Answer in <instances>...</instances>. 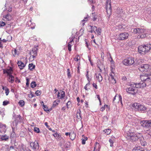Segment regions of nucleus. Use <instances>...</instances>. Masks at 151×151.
<instances>
[{"label":"nucleus","instance_id":"0eeeda50","mask_svg":"<svg viewBox=\"0 0 151 151\" xmlns=\"http://www.w3.org/2000/svg\"><path fill=\"white\" fill-rule=\"evenodd\" d=\"M140 123L141 126L143 127L151 128V119L141 121Z\"/></svg>","mask_w":151,"mask_h":151},{"label":"nucleus","instance_id":"f257e3e1","mask_svg":"<svg viewBox=\"0 0 151 151\" xmlns=\"http://www.w3.org/2000/svg\"><path fill=\"white\" fill-rule=\"evenodd\" d=\"M140 78L141 81L139 83L142 88L148 86L151 82V74H145L141 75Z\"/></svg>","mask_w":151,"mask_h":151},{"label":"nucleus","instance_id":"052dcab7","mask_svg":"<svg viewBox=\"0 0 151 151\" xmlns=\"http://www.w3.org/2000/svg\"><path fill=\"white\" fill-rule=\"evenodd\" d=\"M44 109V111H46L47 112V111H50V110H49V109H48L47 107V108L46 107L45 108V109Z\"/></svg>","mask_w":151,"mask_h":151},{"label":"nucleus","instance_id":"37998d69","mask_svg":"<svg viewBox=\"0 0 151 151\" xmlns=\"http://www.w3.org/2000/svg\"><path fill=\"white\" fill-rule=\"evenodd\" d=\"M104 131L105 132V133H106L107 134H109L111 132V129H106Z\"/></svg>","mask_w":151,"mask_h":151},{"label":"nucleus","instance_id":"bb28decb","mask_svg":"<svg viewBox=\"0 0 151 151\" xmlns=\"http://www.w3.org/2000/svg\"><path fill=\"white\" fill-rule=\"evenodd\" d=\"M5 71H7L8 72L11 73L12 74V72L13 71V68L11 67H10L9 69H4L3 70V73L4 74V72Z\"/></svg>","mask_w":151,"mask_h":151},{"label":"nucleus","instance_id":"9d476101","mask_svg":"<svg viewBox=\"0 0 151 151\" xmlns=\"http://www.w3.org/2000/svg\"><path fill=\"white\" fill-rule=\"evenodd\" d=\"M129 36V34L127 32L122 33L119 35L118 39L121 40H125L128 38Z\"/></svg>","mask_w":151,"mask_h":151},{"label":"nucleus","instance_id":"c85d7f7f","mask_svg":"<svg viewBox=\"0 0 151 151\" xmlns=\"http://www.w3.org/2000/svg\"><path fill=\"white\" fill-rule=\"evenodd\" d=\"M147 34H142L141 35H138L137 37V38L139 39L140 38H143L146 37L147 36Z\"/></svg>","mask_w":151,"mask_h":151},{"label":"nucleus","instance_id":"412c9836","mask_svg":"<svg viewBox=\"0 0 151 151\" xmlns=\"http://www.w3.org/2000/svg\"><path fill=\"white\" fill-rule=\"evenodd\" d=\"M12 130V132L11 134L10 138L11 139H13L15 137H16V134L14 132L15 128L14 127L11 126Z\"/></svg>","mask_w":151,"mask_h":151},{"label":"nucleus","instance_id":"5fc2aeb1","mask_svg":"<svg viewBox=\"0 0 151 151\" xmlns=\"http://www.w3.org/2000/svg\"><path fill=\"white\" fill-rule=\"evenodd\" d=\"M17 50L15 49L14 51H12V53L14 56L17 54Z\"/></svg>","mask_w":151,"mask_h":151},{"label":"nucleus","instance_id":"603ef678","mask_svg":"<svg viewBox=\"0 0 151 151\" xmlns=\"http://www.w3.org/2000/svg\"><path fill=\"white\" fill-rule=\"evenodd\" d=\"M112 73L114 74V73L111 71V73H110L109 74V75L111 77V78L112 80H113V79H114V75L112 74Z\"/></svg>","mask_w":151,"mask_h":151},{"label":"nucleus","instance_id":"393cba45","mask_svg":"<svg viewBox=\"0 0 151 151\" xmlns=\"http://www.w3.org/2000/svg\"><path fill=\"white\" fill-rule=\"evenodd\" d=\"M139 28H135L132 29H131L132 32L133 33L139 34Z\"/></svg>","mask_w":151,"mask_h":151},{"label":"nucleus","instance_id":"58836bf2","mask_svg":"<svg viewBox=\"0 0 151 151\" xmlns=\"http://www.w3.org/2000/svg\"><path fill=\"white\" fill-rule=\"evenodd\" d=\"M5 93L6 96L8 95L9 92V89L7 88L6 87H5Z\"/></svg>","mask_w":151,"mask_h":151},{"label":"nucleus","instance_id":"1a4fd4ad","mask_svg":"<svg viewBox=\"0 0 151 151\" xmlns=\"http://www.w3.org/2000/svg\"><path fill=\"white\" fill-rule=\"evenodd\" d=\"M123 64L126 65H130L133 64L134 63V58L130 57L124 59L123 62Z\"/></svg>","mask_w":151,"mask_h":151},{"label":"nucleus","instance_id":"4be33fe9","mask_svg":"<svg viewBox=\"0 0 151 151\" xmlns=\"http://www.w3.org/2000/svg\"><path fill=\"white\" fill-rule=\"evenodd\" d=\"M81 111L80 109L77 110L76 117L78 119L81 120L82 119L81 114Z\"/></svg>","mask_w":151,"mask_h":151},{"label":"nucleus","instance_id":"338daca9","mask_svg":"<svg viewBox=\"0 0 151 151\" xmlns=\"http://www.w3.org/2000/svg\"><path fill=\"white\" fill-rule=\"evenodd\" d=\"M71 104V102L70 101H68V102L66 104V106H68L69 105H70V104Z\"/></svg>","mask_w":151,"mask_h":151},{"label":"nucleus","instance_id":"f704fd0d","mask_svg":"<svg viewBox=\"0 0 151 151\" xmlns=\"http://www.w3.org/2000/svg\"><path fill=\"white\" fill-rule=\"evenodd\" d=\"M5 63H4V60L1 59V61H0V67L2 68L3 66H4Z\"/></svg>","mask_w":151,"mask_h":151},{"label":"nucleus","instance_id":"cd10ccee","mask_svg":"<svg viewBox=\"0 0 151 151\" xmlns=\"http://www.w3.org/2000/svg\"><path fill=\"white\" fill-rule=\"evenodd\" d=\"M134 149L136 151H144V149L140 147H135Z\"/></svg>","mask_w":151,"mask_h":151},{"label":"nucleus","instance_id":"473e14b6","mask_svg":"<svg viewBox=\"0 0 151 151\" xmlns=\"http://www.w3.org/2000/svg\"><path fill=\"white\" fill-rule=\"evenodd\" d=\"M92 14L93 20L94 21L96 20L97 17V15H96L95 13H92Z\"/></svg>","mask_w":151,"mask_h":151},{"label":"nucleus","instance_id":"b1692460","mask_svg":"<svg viewBox=\"0 0 151 151\" xmlns=\"http://www.w3.org/2000/svg\"><path fill=\"white\" fill-rule=\"evenodd\" d=\"M69 137L71 140H73L76 138V134L73 132L70 135Z\"/></svg>","mask_w":151,"mask_h":151},{"label":"nucleus","instance_id":"a878e982","mask_svg":"<svg viewBox=\"0 0 151 151\" xmlns=\"http://www.w3.org/2000/svg\"><path fill=\"white\" fill-rule=\"evenodd\" d=\"M35 65L33 63H30L29 65V69L32 70L35 68Z\"/></svg>","mask_w":151,"mask_h":151},{"label":"nucleus","instance_id":"69168bd1","mask_svg":"<svg viewBox=\"0 0 151 151\" xmlns=\"http://www.w3.org/2000/svg\"><path fill=\"white\" fill-rule=\"evenodd\" d=\"M96 96H97V97L98 99L99 100V101H100L101 100V99L100 98L99 95H98V94Z\"/></svg>","mask_w":151,"mask_h":151},{"label":"nucleus","instance_id":"680f3d73","mask_svg":"<svg viewBox=\"0 0 151 151\" xmlns=\"http://www.w3.org/2000/svg\"><path fill=\"white\" fill-rule=\"evenodd\" d=\"M66 107L65 106H63L61 109V110L63 111L64 112H65Z\"/></svg>","mask_w":151,"mask_h":151},{"label":"nucleus","instance_id":"2f4dec72","mask_svg":"<svg viewBox=\"0 0 151 151\" xmlns=\"http://www.w3.org/2000/svg\"><path fill=\"white\" fill-rule=\"evenodd\" d=\"M60 101L59 100L55 101L53 103L52 107H54L57 106Z\"/></svg>","mask_w":151,"mask_h":151},{"label":"nucleus","instance_id":"4468645a","mask_svg":"<svg viewBox=\"0 0 151 151\" xmlns=\"http://www.w3.org/2000/svg\"><path fill=\"white\" fill-rule=\"evenodd\" d=\"M6 73L7 76H8V81L11 83H13L14 81V77L12 75V73L8 72L7 71H5L4 72V74Z\"/></svg>","mask_w":151,"mask_h":151},{"label":"nucleus","instance_id":"5701e85b","mask_svg":"<svg viewBox=\"0 0 151 151\" xmlns=\"http://www.w3.org/2000/svg\"><path fill=\"white\" fill-rule=\"evenodd\" d=\"M9 137L6 135L5 134L4 135H2L1 136V141L5 140L6 141L9 139Z\"/></svg>","mask_w":151,"mask_h":151},{"label":"nucleus","instance_id":"dca6fc26","mask_svg":"<svg viewBox=\"0 0 151 151\" xmlns=\"http://www.w3.org/2000/svg\"><path fill=\"white\" fill-rule=\"evenodd\" d=\"M129 86L130 87H132L134 88H142V87H141V85L140 84V83H131L130 84Z\"/></svg>","mask_w":151,"mask_h":151},{"label":"nucleus","instance_id":"de8ad7c7","mask_svg":"<svg viewBox=\"0 0 151 151\" xmlns=\"http://www.w3.org/2000/svg\"><path fill=\"white\" fill-rule=\"evenodd\" d=\"M139 34H142V33H143L144 30L143 29L139 28Z\"/></svg>","mask_w":151,"mask_h":151},{"label":"nucleus","instance_id":"49530a36","mask_svg":"<svg viewBox=\"0 0 151 151\" xmlns=\"http://www.w3.org/2000/svg\"><path fill=\"white\" fill-rule=\"evenodd\" d=\"M141 145L143 146H145L147 145V143L145 141H140Z\"/></svg>","mask_w":151,"mask_h":151},{"label":"nucleus","instance_id":"39448f33","mask_svg":"<svg viewBox=\"0 0 151 151\" xmlns=\"http://www.w3.org/2000/svg\"><path fill=\"white\" fill-rule=\"evenodd\" d=\"M13 117L14 119V121L11 124V126L16 127L18 123L20 122L22 120L21 116L20 115H16L15 113L13 112Z\"/></svg>","mask_w":151,"mask_h":151},{"label":"nucleus","instance_id":"7ed1b4c3","mask_svg":"<svg viewBox=\"0 0 151 151\" xmlns=\"http://www.w3.org/2000/svg\"><path fill=\"white\" fill-rule=\"evenodd\" d=\"M151 49V44L148 43L143 45L139 46L138 48V51L139 53L144 55L148 52Z\"/></svg>","mask_w":151,"mask_h":151},{"label":"nucleus","instance_id":"c03bdc74","mask_svg":"<svg viewBox=\"0 0 151 151\" xmlns=\"http://www.w3.org/2000/svg\"><path fill=\"white\" fill-rule=\"evenodd\" d=\"M67 74L68 76V77L69 78H70L71 77V75L70 74V70L69 68L67 69Z\"/></svg>","mask_w":151,"mask_h":151},{"label":"nucleus","instance_id":"20e7f679","mask_svg":"<svg viewBox=\"0 0 151 151\" xmlns=\"http://www.w3.org/2000/svg\"><path fill=\"white\" fill-rule=\"evenodd\" d=\"M132 109L136 111L144 112L146 110V108L143 105L137 103H134L131 105Z\"/></svg>","mask_w":151,"mask_h":151},{"label":"nucleus","instance_id":"c756f323","mask_svg":"<svg viewBox=\"0 0 151 151\" xmlns=\"http://www.w3.org/2000/svg\"><path fill=\"white\" fill-rule=\"evenodd\" d=\"M98 148L99 149L100 148V145L98 143L96 142V144L95 146L94 147V150L96 151V150Z\"/></svg>","mask_w":151,"mask_h":151},{"label":"nucleus","instance_id":"bf43d9fd","mask_svg":"<svg viewBox=\"0 0 151 151\" xmlns=\"http://www.w3.org/2000/svg\"><path fill=\"white\" fill-rule=\"evenodd\" d=\"M112 83L113 84H114L116 83V81L115 79L114 78V79L112 80Z\"/></svg>","mask_w":151,"mask_h":151},{"label":"nucleus","instance_id":"f8f14e48","mask_svg":"<svg viewBox=\"0 0 151 151\" xmlns=\"http://www.w3.org/2000/svg\"><path fill=\"white\" fill-rule=\"evenodd\" d=\"M38 50V48L36 47H35L33 48L32 50L30 51L29 54L31 56H30V58L32 57L33 58V60H34V58H35L37 55V51Z\"/></svg>","mask_w":151,"mask_h":151},{"label":"nucleus","instance_id":"6e6552de","mask_svg":"<svg viewBox=\"0 0 151 151\" xmlns=\"http://www.w3.org/2000/svg\"><path fill=\"white\" fill-rule=\"evenodd\" d=\"M30 146L34 151H36L39 149V145L37 141L31 142L30 143Z\"/></svg>","mask_w":151,"mask_h":151},{"label":"nucleus","instance_id":"864d4df0","mask_svg":"<svg viewBox=\"0 0 151 151\" xmlns=\"http://www.w3.org/2000/svg\"><path fill=\"white\" fill-rule=\"evenodd\" d=\"M92 86L96 89H97L98 88V87L97 84L96 83H93L92 84Z\"/></svg>","mask_w":151,"mask_h":151},{"label":"nucleus","instance_id":"aec40b11","mask_svg":"<svg viewBox=\"0 0 151 151\" xmlns=\"http://www.w3.org/2000/svg\"><path fill=\"white\" fill-rule=\"evenodd\" d=\"M3 20L5 21V19L7 21L10 20L12 19V16L9 14H7L5 16H4Z\"/></svg>","mask_w":151,"mask_h":151},{"label":"nucleus","instance_id":"c9c22d12","mask_svg":"<svg viewBox=\"0 0 151 151\" xmlns=\"http://www.w3.org/2000/svg\"><path fill=\"white\" fill-rule=\"evenodd\" d=\"M19 104L21 107H22L24 105V102L23 100H21L19 102Z\"/></svg>","mask_w":151,"mask_h":151},{"label":"nucleus","instance_id":"13d9d810","mask_svg":"<svg viewBox=\"0 0 151 151\" xmlns=\"http://www.w3.org/2000/svg\"><path fill=\"white\" fill-rule=\"evenodd\" d=\"M91 29L93 30V32H94V30H96L97 29V27L96 26L93 27V26H91Z\"/></svg>","mask_w":151,"mask_h":151},{"label":"nucleus","instance_id":"6ab92c4d","mask_svg":"<svg viewBox=\"0 0 151 151\" xmlns=\"http://www.w3.org/2000/svg\"><path fill=\"white\" fill-rule=\"evenodd\" d=\"M126 27L125 25L119 24L117 26V29L121 31H123L124 30L126 31Z\"/></svg>","mask_w":151,"mask_h":151},{"label":"nucleus","instance_id":"423d86ee","mask_svg":"<svg viewBox=\"0 0 151 151\" xmlns=\"http://www.w3.org/2000/svg\"><path fill=\"white\" fill-rule=\"evenodd\" d=\"M111 0H106V8L107 13V17L109 18L110 17L111 14Z\"/></svg>","mask_w":151,"mask_h":151},{"label":"nucleus","instance_id":"a211bd4d","mask_svg":"<svg viewBox=\"0 0 151 151\" xmlns=\"http://www.w3.org/2000/svg\"><path fill=\"white\" fill-rule=\"evenodd\" d=\"M17 64L19 68L21 70L25 66V65L21 61H18Z\"/></svg>","mask_w":151,"mask_h":151},{"label":"nucleus","instance_id":"9b49d317","mask_svg":"<svg viewBox=\"0 0 151 151\" xmlns=\"http://www.w3.org/2000/svg\"><path fill=\"white\" fill-rule=\"evenodd\" d=\"M149 65L147 64H142L139 67V70L142 72H146L149 69Z\"/></svg>","mask_w":151,"mask_h":151},{"label":"nucleus","instance_id":"774afa93","mask_svg":"<svg viewBox=\"0 0 151 151\" xmlns=\"http://www.w3.org/2000/svg\"><path fill=\"white\" fill-rule=\"evenodd\" d=\"M87 19H88L87 17H85L84 18V19L83 20H82V22H83L84 21H87V20H88Z\"/></svg>","mask_w":151,"mask_h":151},{"label":"nucleus","instance_id":"72a5a7b5","mask_svg":"<svg viewBox=\"0 0 151 151\" xmlns=\"http://www.w3.org/2000/svg\"><path fill=\"white\" fill-rule=\"evenodd\" d=\"M8 38L9 39L10 38V39L6 40L5 39H3L2 40V41L4 43L6 42L7 41H9V42L10 41L12 40V37L11 36H9L8 37Z\"/></svg>","mask_w":151,"mask_h":151},{"label":"nucleus","instance_id":"f3484780","mask_svg":"<svg viewBox=\"0 0 151 151\" xmlns=\"http://www.w3.org/2000/svg\"><path fill=\"white\" fill-rule=\"evenodd\" d=\"M96 79L99 82H101L103 79V77L101 73H96L95 74Z\"/></svg>","mask_w":151,"mask_h":151},{"label":"nucleus","instance_id":"e2e57ef3","mask_svg":"<svg viewBox=\"0 0 151 151\" xmlns=\"http://www.w3.org/2000/svg\"><path fill=\"white\" fill-rule=\"evenodd\" d=\"M105 109V106H102V107H101L100 109V110L101 111H103Z\"/></svg>","mask_w":151,"mask_h":151},{"label":"nucleus","instance_id":"f03ea898","mask_svg":"<svg viewBox=\"0 0 151 151\" xmlns=\"http://www.w3.org/2000/svg\"><path fill=\"white\" fill-rule=\"evenodd\" d=\"M127 134L126 138L132 142L140 140L141 137H142L141 134L139 133L135 134L134 132H129Z\"/></svg>","mask_w":151,"mask_h":151},{"label":"nucleus","instance_id":"09e8293b","mask_svg":"<svg viewBox=\"0 0 151 151\" xmlns=\"http://www.w3.org/2000/svg\"><path fill=\"white\" fill-rule=\"evenodd\" d=\"M6 24L3 21L0 22V27L4 26Z\"/></svg>","mask_w":151,"mask_h":151},{"label":"nucleus","instance_id":"a19ab883","mask_svg":"<svg viewBox=\"0 0 151 151\" xmlns=\"http://www.w3.org/2000/svg\"><path fill=\"white\" fill-rule=\"evenodd\" d=\"M42 91H40L37 90L35 92V93L37 96H39L41 95Z\"/></svg>","mask_w":151,"mask_h":151},{"label":"nucleus","instance_id":"0e129e2a","mask_svg":"<svg viewBox=\"0 0 151 151\" xmlns=\"http://www.w3.org/2000/svg\"><path fill=\"white\" fill-rule=\"evenodd\" d=\"M110 58L111 59V60L110 61L111 63V64H114V61L112 59V58L110 56Z\"/></svg>","mask_w":151,"mask_h":151},{"label":"nucleus","instance_id":"79ce46f5","mask_svg":"<svg viewBox=\"0 0 151 151\" xmlns=\"http://www.w3.org/2000/svg\"><path fill=\"white\" fill-rule=\"evenodd\" d=\"M96 31L99 35H101V29L100 28H98V29H97Z\"/></svg>","mask_w":151,"mask_h":151},{"label":"nucleus","instance_id":"8fccbe9b","mask_svg":"<svg viewBox=\"0 0 151 151\" xmlns=\"http://www.w3.org/2000/svg\"><path fill=\"white\" fill-rule=\"evenodd\" d=\"M109 141L110 143V146L111 147H112L113 146V144L114 143V142H113L112 140L111 139H110L109 140Z\"/></svg>","mask_w":151,"mask_h":151},{"label":"nucleus","instance_id":"a18cd8bd","mask_svg":"<svg viewBox=\"0 0 151 151\" xmlns=\"http://www.w3.org/2000/svg\"><path fill=\"white\" fill-rule=\"evenodd\" d=\"M9 103V101H5L3 102V106H6Z\"/></svg>","mask_w":151,"mask_h":151},{"label":"nucleus","instance_id":"e433bc0d","mask_svg":"<svg viewBox=\"0 0 151 151\" xmlns=\"http://www.w3.org/2000/svg\"><path fill=\"white\" fill-rule=\"evenodd\" d=\"M68 50L69 51H70L71 50V46H72V45L71 44H70V43H68Z\"/></svg>","mask_w":151,"mask_h":151},{"label":"nucleus","instance_id":"ddd939ff","mask_svg":"<svg viewBox=\"0 0 151 151\" xmlns=\"http://www.w3.org/2000/svg\"><path fill=\"white\" fill-rule=\"evenodd\" d=\"M126 91L129 94H131L133 95H135L138 91L136 88L132 87L127 88L126 89Z\"/></svg>","mask_w":151,"mask_h":151},{"label":"nucleus","instance_id":"4d7b16f0","mask_svg":"<svg viewBox=\"0 0 151 151\" xmlns=\"http://www.w3.org/2000/svg\"><path fill=\"white\" fill-rule=\"evenodd\" d=\"M52 135L55 137H58L59 136V134L57 132L53 134Z\"/></svg>","mask_w":151,"mask_h":151},{"label":"nucleus","instance_id":"2eb2a0df","mask_svg":"<svg viewBox=\"0 0 151 151\" xmlns=\"http://www.w3.org/2000/svg\"><path fill=\"white\" fill-rule=\"evenodd\" d=\"M65 92L64 91L60 90L58 92L57 95L58 98V99H62L65 97Z\"/></svg>","mask_w":151,"mask_h":151},{"label":"nucleus","instance_id":"4c0bfd02","mask_svg":"<svg viewBox=\"0 0 151 151\" xmlns=\"http://www.w3.org/2000/svg\"><path fill=\"white\" fill-rule=\"evenodd\" d=\"M34 132L37 133H39L40 132L39 128L37 127H35L34 128Z\"/></svg>","mask_w":151,"mask_h":151},{"label":"nucleus","instance_id":"3c124183","mask_svg":"<svg viewBox=\"0 0 151 151\" xmlns=\"http://www.w3.org/2000/svg\"><path fill=\"white\" fill-rule=\"evenodd\" d=\"M26 85L27 87H28L29 86V79L28 78H26Z\"/></svg>","mask_w":151,"mask_h":151},{"label":"nucleus","instance_id":"6e6d98bb","mask_svg":"<svg viewBox=\"0 0 151 151\" xmlns=\"http://www.w3.org/2000/svg\"><path fill=\"white\" fill-rule=\"evenodd\" d=\"M41 105H42L43 106V109H45V108L46 107L47 108V106L44 105V102L43 101H42L41 102Z\"/></svg>","mask_w":151,"mask_h":151},{"label":"nucleus","instance_id":"ea45409f","mask_svg":"<svg viewBox=\"0 0 151 151\" xmlns=\"http://www.w3.org/2000/svg\"><path fill=\"white\" fill-rule=\"evenodd\" d=\"M88 139L87 137H85L84 139H82V144L83 145H84L86 143V141Z\"/></svg>","mask_w":151,"mask_h":151},{"label":"nucleus","instance_id":"7c9ffc66","mask_svg":"<svg viewBox=\"0 0 151 151\" xmlns=\"http://www.w3.org/2000/svg\"><path fill=\"white\" fill-rule=\"evenodd\" d=\"M37 84L35 82L32 81L30 84L31 87L32 88H34L36 86Z\"/></svg>","mask_w":151,"mask_h":151}]
</instances>
